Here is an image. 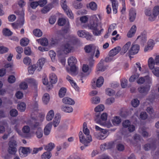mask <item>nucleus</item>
<instances>
[{
	"mask_svg": "<svg viewBox=\"0 0 159 159\" xmlns=\"http://www.w3.org/2000/svg\"><path fill=\"white\" fill-rule=\"evenodd\" d=\"M35 70L37 71V68L36 65H33L31 66H29L28 68V71L30 74H33Z\"/></svg>",
	"mask_w": 159,
	"mask_h": 159,
	"instance_id": "obj_47",
	"label": "nucleus"
},
{
	"mask_svg": "<svg viewBox=\"0 0 159 159\" xmlns=\"http://www.w3.org/2000/svg\"><path fill=\"white\" fill-rule=\"evenodd\" d=\"M113 143L112 142H107L101 145L100 148L102 151H104L106 149H111L113 146Z\"/></svg>",
	"mask_w": 159,
	"mask_h": 159,
	"instance_id": "obj_9",
	"label": "nucleus"
},
{
	"mask_svg": "<svg viewBox=\"0 0 159 159\" xmlns=\"http://www.w3.org/2000/svg\"><path fill=\"white\" fill-rule=\"evenodd\" d=\"M33 34L36 37H41L43 34V32L41 30L39 29H36L33 31Z\"/></svg>",
	"mask_w": 159,
	"mask_h": 159,
	"instance_id": "obj_40",
	"label": "nucleus"
},
{
	"mask_svg": "<svg viewBox=\"0 0 159 159\" xmlns=\"http://www.w3.org/2000/svg\"><path fill=\"white\" fill-rule=\"evenodd\" d=\"M150 69L152 70L153 74L157 77H159V67L154 66L148 65Z\"/></svg>",
	"mask_w": 159,
	"mask_h": 159,
	"instance_id": "obj_13",
	"label": "nucleus"
},
{
	"mask_svg": "<svg viewBox=\"0 0 159 159\" xmlns=\"http://www.w3.org/2000/svg\"><path fill=\"white\" fill-rule=\"evenodd\" d=\"M104 82L103 78L102 76L99 77L97 80L94 81L92 83V86L93 89H95L96 87H100L102 85Z\"/></svg>",
	"mask_w": 159,
	"mask_h": 159,
	"instance_id": "obj_6",
	"label": "nucleus"
},
{
	"mask_svg": "<svg viewBox=\"0 0 159 159\" xmlns=\"http://www.w3.org/2000/svg\"><path fill=\"white\" fill-rule=\"evenodd\" d=\"M104 61L103 59H101L100 62L98 64L97 69L98 71H103L106 69V67L103 65Z\"/></svg>",
	"mask_w": 159,
	"mask_h": 159,
	"instance_id": "obj_25",
	"label": "nucleus"
},
{
	"mask_svg": "<svg viewBox=\"0 0 159 159\" xmlns=\"http://www.w3.org/2000/svg\"><path fill=\"white\" fill-rule=\"evenodd\" d=\"M62 102L64 104L70 105H73L75 103V102L73 100L68 97H65L63 98Z\"/></svg>",
	"mask_w": 159,
	"mask_h": 159,
	"instance_id": "obj_21",
	"label": "nucleus"
},
{
	"mask_svg": "<svg viewBox=\"0 0 159 159\" xmlns=\"http://www.w3.org/2000/svg\"><path fill=\"white\" fill-rule=\"evenodd\" d=\"M66 79L70 83L72 86L76 90H78L79 88L77 85L76 83H75L73 80L72 78L69 75H67L66 77Z\"/></svg>",
	"mask_w": 159,
	"mask_h": 159,
	"instance_id": "obj_20",
	"label": "nucleus"
},
{
	"mask_svg": "<svg viewBox=\"0 0 159 159\" xmlns=\"http://www.w3.org/2000/svg\"><path fill=\"white\" fill-rule=\"evenodd\" d=\"M104 109L103 105L101 104L96 107L94 109V110L96 112H99L102 111Z\"/></svg>",
	"mask_w": 159,
	"mask_h": 159,
	"instance_id": "obj_58",
	"label": "nucleus"
},
{
	"mask_svg": "<svg viewBox=\"0 0 159 159\" xmlns=\"http://www.w3.org/2000/svg\"><path fill=\"white\" fill-rule=\"evenodd\" d=\"M54 116V112L53 110L50 111L48 113L46 116L47 120L50 121L52 119Z\"/></svg>",
	"mask_w": 159,
	"mask_h": 159,
	"instance_id": "obj_39",
	"label": "nucleus"
},
{
	"mask_svg": "<svg viewBox=\"0 0 159 159\" xmlns=\"http://www.w3.org/2000/svg\"><path fill=\"white\" fill-rule=\"evenodd\" d=\"M69 38V39L70 41L73 43H75L77 42H78L79 41V40L77 38V37L74 35H70Z\"/></svg>",
	"mask_w": 159,
	"mask_h": 159,
	"instance_id": "obj_43",
	"label": "nucleus"
},
{
	"mask_svg": "<svg viewBox=\"0 0 159 159\" xmlns=\"http://www.w3.org/2000/svg\"><path fill=\"white\" fill-rule=\"evenodd\" d=\"M69 31V29L67 28L62 30L58 31L57 34L59 35L61 34L62 37H63L64 34L68 33Z\"/></svg>",
	"mask_w": 159,
	"mask_h": 159,
	"instance_id": "obj_54",
	"label": "nucleus"
},
{
	"mask_svg": "<svg viewBox=\"0 0 159 159\" xmlns=\"http://www.w3.org/2000/svg\"><path fill=\"white\" fill-rule=\"evenodd\" d=\"M121 50L120 46H117L111 50L109 53V56H114L117 54Z\"/></svg>",
	"mask_w": 159,
	"mask_h": 159,
	"instance_id": "obj_15",
	"label": "nucleus"
},
{
	"mask_svg": "<svg viewBox=\"0 0 159 159\" xmlns=\"http://www.w3.org/2000/svg\"><path fill=\"white\" fill-rule=\"evenodd\" d=\"M49 95L47 93H45L42 98V100L43 102L45 104H47L49 101Z\"/></svg>",
	"mask_w": 159,
	"mask_h": 159,
	"instance_id": "obj_42",
	"label": "nucleus"
},
{
	"mask_svg": "<svg viewBox=\"0 0 159 159\" xmlns=\"http://www.w3.org/2000/svg\"><path fill=\"white\" fill-rule=\"evenodd\" d=\"M55 147L54 143H50L44 147V149L48 152L51 151Z\"/></svg>",
	"mask_w": 159,
	"mask_h": 159,
	"instance_id": "obj_41",
	"label": "nucleus"
},
{
	"mask_svg": "<svg viewBox=\"0 0 159 159\" xmlns=\"http://www.w3.org/2000/svg\"><path fill=\"white\" fill-rule=\"evenodd\" d=\"M40 123L38 122L34 121L30 124L31 128L33 130H35L36 129H38L39 128H41L40 126Z\"/></svg>",
	"mask_w": 159,
	"mask_h": 159,
	"instance_id": "obj_31",
	"label": "nucleus"
},
{
	"mask_svg": "<svg viewBox=\"0 0 159 159\" xmlns=\"http://www.w3.org/2000/svg\"><path fill=\"white\" fill-rule=\"evenodd\" d=\"M46 60L45 58H41L38 61L36 65L37 68V71H39L41 70L43 66L46 62Z\"/></svg>",
	"mask_w": 159,
	"mask_h": 159,
	"instance_id": "obj_10",
	"label": "nucleus"
},
{
	"mask_svg": "<svg viewBox=\"0 0 159 159\" xmlns=\"http://www.w3.org/2000/svg\"><path fill=\"white\" fill-rule=\"evenodd\" d=\"M150 89V86L149 85L146 86H141L139 87L138 90L139 92L141 93L147 94Z\"/></svg>",
	"mask_w": 159,
	"mask_h": 159,
	"instance_id": "obj_11",
	"label": "nucleus"
},
{
	"mask_svg": "<svg viewBox=\"0 0 159 159\" xmlns=\"http://www.w3.org/2000/svg\"><path fill=\"white\" fill-rule=\"evenodd\" d=\"M7 152L10 154L15 155L17 152V143L14 140H11L8 143Z\"/></svg>",
	"mask_w": 159,
	"mask_h": 159,
	"instance_id": "obj_2",
	"label": "nucleus"
},
{
	"mask_svg": "<svg viewBox=\"0 0 159 159\" xmlns=\"http://www.w3.org/2000/svg\"><path fill=\"white\" fill-rule=\"evenodd\" d=\"M10 116L12 117H16L18 115V111L16 110L15 109H13L10 110Z\"/></svg>",
	"mask_w": 159,
	"mask_h": 159,
	"instance_id": "obj_64",
	"label": "nucleus"
},
{
	"mask_svg": "<svg viewBox=\"0 0 159 159\" xmlns=\"http://www.w3.org/2000/svg\"><path fill=\"white\" fill-rule=\"evenodd\" d=\"M139 46L138 44H133L130 50L129 51V54L130 55H133L137 53L139 50Z\"/></svg>",
	"mask_w": 159,
	"mask_h": 159,
	"instance_id": "obj_8",
	"label": "nucleus"
},
{
	"mask_svg": "<svg viewBox=\"0 0 159 159\" xmlns=\"http://www.w3.org/2000/svg\"><path fill=\"white\" fill-rule=\"evenodd\" d=\"M52 8L51 4H48L44 7L41 10V12L42 13L46 14Z\"/></svg>",
	"mask_w": 159,
	"mask_h": 159,
	"instance_id": "obj_37",
	"label": "nucleus"
},
{
	"mask_svg": "<svg viewBox=\"0 0 159 159\" xmlns=\"http://www.w3.org/2000/svg\"><path fill=\"white\" fill-rule=\"evenodd\" d=\"M106 93L107 95L109 96H111L114 95L115 92L113 90L111 89L108 88L106 90Z\"/></svg>",
	"mask_w": 159,
	"mask_h": 159,
	"instance_id": "obj_56",
	"label": "nucleus"
},
{
	"mask_svg": "<svg viewBox=\"0 0 159 159\" xmlns=\"http://www.w3.org/2000/svg\"><path fill=\"white\" fill-rule=\"evenodd\" d=\"M89 7L92 10L95 11L97 9V5L94 2H92L89 4Z\"/></svg>",
	"mask_w": 159,
	"mask_h": 159,
	"instance_id": "obj_51",
	"label": "nucleus"
},
{
	"mask_svg": "<svg viewBox=\"0 0 159 159\" xmlns=\"http://www.w3.org/2000/svg\"><path fill=\"white\" fill-rule=\"evenodd\" d=\"M61 116L59 114H56L53 120V125L55 127H57L59 125L60 120Z\"/></svg>",
	"mask_w": 159,
	"mask_h": 159,
	"instance_id": "obj_22",
	"label": "nucleus"
},
{
	"mask_svg": "<svg viewBox=\"0 0 159 159\" xmlns=\"http://www.w3.org/2000/svg\"><path fill=\"white\" fill-rule=\"evenodd\" d=\"M73 47L69 44L66 43L61 46L58 52L61 54H65L70 52L72 49Z\"/></svg>",
	"mask_w": 159,
	"mask_h": 159,
	"instance_id": "obj_3",
	"label": "nucleus"
},
{
	"mask_svg": "<svg viewBox=\"0 0 159 159\" xmlns=\"http://www.w3.org/2000/svg\"><path fill=\"white\" fill-rule=\"evenodd\" d=\"M83 131L84 134L88 138H89V139L91 140V137L89 134L90 132L89 129L87 127V123L84 122L83 125Z\"/></svg>",
	"mask_w": 159,
	"mask_h": 159,
	"instance_id": "obj_12",
	"label": "nucleus"
},
{
	"mask_svg": "<svg viewBox=\"0 0 159 159\" xmlns=\"http://www.w3.org/2000/svg\"><path fill=\"white\" fill-rule=\"evenodd\" d=\"M94 135L96 138L99 140L104 139L107 137L106 136L103 135L101 132H95L94 133Z\"/></svg>",
	"mask_w": 159,
	"mask_h": 159,
	"instance_id": "obj_38",
	"label": "nucleus"
},
{
	"mask_svg": "<svg viewBox=\"0 0 159 159\" xmlns=\"http://www.w3.org/2000/svg\"><path fill=\"white\" fill-rule=\"evenodd\" d=\"M23 132L25 134H28L30 131V129L29 126L28 125L24 126L22 129Z\"/></svg>",
	"mask_w": 159,
	"mask_h": 159,
	"instance_id": "obj_55",
	"label": "nucleus"
},
{
	"mask_svg": "<svg viewBox=\"0 0 159 159\" xmlns=\"http://www.w3.org/2000/svg\"><path fill=\"white\" fill-rule=\"evenodd\" d=\"M27 82L34 86H36L37 85V82L36 80L33 78L28 79L27 80Z\"/></svg>",
	"mask_w": 159,
	"mask_h": 159,
	"instance_id": "obj_61",
	"label": "nucleus"
},
{
	"mask_svg": "<svg viewBox=\"0 0 159 159\" xmlns=\"http://www.w3.org/2000/svg\"><path fill=\"white\" fill-rule=\"evenodd\" d=\"M74 7L76 9H80L82 8V4L80 2H75L73 3Z\"/></svg>",
	"mask_w": 159,
	"mask_h": 159,
	"instance_id": "obj_59",
	"label": "nucleus"
},
{
	"mask_svg": "<svg viewBox=\"0 0 159 159\" xmlns=\"http://www.w3.org/2000/svg\"><path fill=\"white\" fill-rule=\"evenodd\" d=\"M139 104V101L137 99H134L131 102V104L134 107H137Z\"/></svg>",
	"mask_w": 159,
	"mask_h": 159,
	"instance_id": "obj_57",
	"label": "nucleus"
},
{
	"mask_svg": "<svg viewBox=\"0 0 159 159\" xmlns=\"http://www.w3.org/2000/svg\"><path fill=\"white\" fill-rule=\"evenodd\" d=\"M156 148L155 144L153 143L147 144L144 146V149L146 151H148L150 150H154Z\"/></svg>",
	"mask_w": 159,
	"mask_h": 159,
	"instance_id": "obj_29",
	"label": "nucleus"
},
{
	"mask_svg": "<svg viewBox=\"0 0 159 159\" xmlns=\"http://www.w3.org/2000/svg\"><path fill=\"white\" fill-rule=\"evenodd\" d=\"M3 33L4 35L10 36L12 35V32L7 28L4 29L3 30Z\"/></svg>",
	"mask_w": 159,
	"mask_h": 159,
	"instance_id": "obj_52",
	"label": "nucleus"
},
{
	"mask_svg": "<svg viewBox=\"0 0 159 159\" xmlns=\"http://www.w3.org/2000/svg\"><path fill=\"white\" fill-rule=\"evenodd\" d=\"M152 14L154 17H156L159 14V6H155L152 10Z\"/></svg>",
	"mask_w": 159,
	"mask_h": 159,
	"instance_id": "obj_48",
	"label": "nucleus"
},
{
	"mask_svg": "<svg viewBox=\"0 0 159 159\" xmlns=\"http://www.w3.org/2000/svg\"><path fill=\"white\" fill-rule=\"evenodd\" d=\"M66 19L64 18H60L58 20V25L60 26H63L66 24Z\"/></svg>",
	"mask_w": 159,
	"mask_h": 159,
	"instance_id": "obj_63",
	"label": "nucleus"
},
{
	"mask_svg": "<svg viewBox=\"0 0 159 159\" xmlns=\"http://www.w3.org/2000/svg\"><path fill=\"white\" fill-rule=\"evenodd\" d=\"M66 89L64 87H62L59 91V95L60 98L63 97L65 95L66 93Z\"/></svg>",
	"mask_w": 159,
	"mask_h": 159,
	"instance_id": "obj_44",
	"label": "nucleus"
},
{
	"mask_svg": "<svg viewBox=\"0 0 159 159\" xmlns=\"http://www.w3.org/2000/svg\"><path fill=\"white\" fill-rule=\"evenodd\" d=\"M136 16V12L135 10L132 8L129 12V20L130 22H133L135 19Z\"/></svg>",
	"mask_w": 159,
	"mask_h": 159,
	"instance_id": "obj_14",
	"label": "nucleus"
},
{
	"mask_svg": "<svg viewBox=\"0 0 159 159\" xmlns=\"http://www.w3.org/2000/svg\"><path fill=\"white\" fill-rule=\"evenodd\" d=\"M77 60L75 57L72 56L69 57L68 59V63L69 66L75 65Z\"/></svg>",
	"mask_w": 159,
	"mask_h": 159,
	"instance_id": "obj_30",
	"label": "nucleus"
},
{
	"mask_svg": "<svg viewBox=\"0 0 159 159\" xmlns=\"http://www.w3.org/2000/svg\"><path fill=\"white\" fill-rule=\"evenodd\" d=\"M79 137L80 142L84 144L85 146H88V144L92 141V139L91 140L89 139L84 134L82 131H80L79 133Z\"/></svg>",
	"mask_w": 159,
	"mask_h": 159,
	"instance_id": "obj_5",
	"label": "nucleus"
},
{
	"mask_svg": "<svg viewBox=\"0 0 159 159\" xmlns=\"http://www.w3.org/2000/svg\"><path fill=\"white\" fill-rule=\"evenodd\" d=\"M116 148L119 151L122 152L124 150L125 147L123 144L119 143L116 145Z\"/></svg>",
	"mask_w": 159,
	"mask_h": 159,
	"instance_id": "obj_62",
	"label": "nucleus"
},
{
	"mask_svg": "<svg viewBox=\"0 0 159 159\" xmlns=\"http://www.w3.org/2000/svg\"><path fill=\"white\" fill-rule=\"evenodd\" d=\"M100 101V99L99 97L95 96L93 97L92 99V102L93 104H97L99 103Z\"/></svg>",
	"mask_w": 159,
	"mask_h": 159,
	"instance_id": "obj_53",
	"label": "nucleus"
},
{
	"mask_svg": "<svg viewBox=\"0 0 159 159\" xmlns=\"http://www.w3.org/2000/svg\"><path fill=\"white\" fill-rule=\"evenodd\" d=\"M92 21L101 25V21L102 19L101 16L99 14L94 15L92 16Z\"/></svg>",
	"mask_w": 159,
	"mask_h": 159,
	"instance_id": "obj_18",
	"label": "nucleus"
},
{
	"mask_svg": "<svg viewBox=\"0 0 159 159\" xmlns=\"http://www.w3.org/2000/svg\"><path fill=\"white\" fill-rule=\"evenodd\" d=\"M49 78L50 82L52 84H55L57 82V79L55 74L53 73L50 74Z\"/></svg>",
	"mask_w": 159,
	"mask_h": 159,
	"instance_id": "obj_33",
	"label": "nucleus"
},
{
	"mask_svg": "<svg viewBox=\"0 0 159 159\" xmlns=\"http://www.w3.org/2000/svg\"><path fill=\"white\" fill-rule=\"evenodd\" d=\"M61 109L63 111L67 113H70L73 111V109L71 106H65L62 105L61 107Z\"/></svg>",
	"mask_w": 159,
	"mask_h": 159,
	"instance_id": "obj_28",
	"label": "nucleus"
},
{
	"mask_svg": "<svg viewBox=\"0 0 159 159\" xmlns=\"http://www.w3.org/2000/svg\"><path fill=\"white\" fill-rule=\"evenodd\" d=\"M85 52L88 53H90V55H94L95 50L93 49L91 45L86 46L84 48Z\"/></svg>",
	"mask_w": 159,
	"mask_h": 159,
	"instance_id": "obj_16",
	"label": "nucleus"
},
{
	"mask_svg": "<svg viewBox=\"0 0 159 159\" xmlns=\"http://www.w3.org/2000/svg\"><path fill=\"white\" fill-rule=\"evenodd\" d=\"M52 125V123L51 122L47 125L44 129V133L45 135H49L50 132Z\"/></svg>",
	"mask_w": 159,
	"mask_h": 159,
	"instance_id": "obj_19",
	"label": "nucleus"
},
{
	"mask_svg": "<svg viewBox=\"0 0 159 159\" xmlns=\"http://www.w3.org/2000/svg\"><path fill=\"white\" fill-rule=\"evenodd\" d=\"M131 45V42H128L121 49L120 54L121 55H123L125 53L128 51L129 48Z\"/></svg>",
	"mask_w": 159,
	"mask_h": 159,
	"instance_id": "obj_23",
	"label": "nucleus"
},
{
	"mask_svg": "<svg viewBox=\"0 0 159 159\" xmlns=\"http://www.w3.org/2000/svg\"><path fill=\"white\" fill-rule=\"evenodd\" d=\"M112 122L114 125H117L120 123L121 119L120 117L116 116L113 119Z\"/></svg>",
	"mask_w": 159,
	"mask_h": 159,
	"instance_id": "obj_46",
	"label": "nucleus"
},
{
	"mask_svg": "<svg viewBox=\"0 0 159 159\" xmlns=\"http://www.w3.org/2000/svg\"><path fill=\"white\" fill-rule=\"evenodd\" d=\"M111 1L112 3L113 13L115 14H116L117 12L118 2L116 0H112Z\"/></svg>",
	"mask_w": 159,
	"mask_h": 159,
	"instance_id": "obj_27",
	"label": "nucleus"
},
{
	"mask_svg": "<svg viewBox=\"0 0 159 159\" xmlns=\"http://www.w3.org/2000/svg\"><path fill=\"white\" fill-rule=\"evenodd\" d=\"M31 151V149L29 147H20V151L25 156H27L28 154L30 153Z\"/></svg>",
	"mask_w": 159,
	"mask_h": 159,
	"instance_id": "obj_24",
	"label": "nucleus"
},
{
	"mask_svg": "<svg viewBox=\"0 0 159 159\" xmlns=\"http://www.w3.org/2000/svg\"><path fill=\"white\" fill-rule=\"evenodd\" d=\"M51 156L52 154L50 152H46L41 155V159H49Z\"/></svg>",
	"mask_w": 159,
	"mask_h": 159,
	"instance_id": "obj_36",
	"label": "nucleus"
},
{
	"mask_svg": "<svg viewBox=\"0 0 159 159\" xmlns=\"http://www.w3.org/2000/svg\"><path fill=\"white\" fill-rule=\"evenodd\" d=\"M61 2L62 8L66 12L68 16L70 19H73V14L71 10L67 6L66 0H61Z\"/></svg>",
	"mask_w": 159,
	"mask_h": 159,
	"instance_id": "obj_4",
	"label": "nucleus"
},
{
	"mask_svg": "<svg viewBox=\"0 0 159 159\" xmlns=\"http://www.w3.org/2000/svg\"><path fill=\"white\" fill-rule=\"evenodd\" d=\"M29 41V40L26 38H23L20 40V44L22 46H26L28 44Z\"/></svg>",
	"mask_w": 159,
	"mask_h": 159,
	"instance_id": "obj_45",
	"label": "nucleus"
},
{
	"mask_svg": "<svg viewBox=\"0 0 159 159\" xmlns=\"http://www.w3.org/2000/svg\"><path fill=\"white\" fill-rule=\"evenodd\" d=\"M136 30V27L135 25H133L130 30L127 33V36L129 38H131L134 34Z\"/></svg>",
	"mask_w": 159,
	"mask_h": 159,
	"instance_id": "obj_26",
	"label": "nucleus"
},
{
	"mask_svg": "<svg viewBox=\"0 0 159 159\" xmlns=\"http://www.w3.org/2000/svg\"><path fill=\"white\" fill-rule=\"evenodd\" d=\"M95 121L97 123H98L102 125H104V122H102L101 119L99 115L98 114H96L95 115Z\"/></svg>",
	"mask_w": 159,
	"mask_h": 159,
	"instance_id": "obj_49",
	"label": "nucleus"
},
{
	"mask_svg": "<svg viewBox=\"0 0 159 159\" xmlns=\"http://www.w3.org/2000/svg\"><path fill=\"white\" fill-rule=\"evenodd\" d=\"M36 134L38 138L40 139L41 138L43 135V131L41 128H39L37 129L36 132Z\"/></svg>",
	"mask_w": 159,
	"mask_h": 159,
	"instance_id": "obj_50",
	"label": "nucleus"
},
{
	"mask_svg": "<svg viewBox=\"0 0 159 159\" xmlns=\"http://www.w3.org/2000/svg\"><path fill=\"white\" fill-rule=\"evenodd\" d=\"M49 54L52 61H54L56 56V54L55 52L52 50H51L49 51Z\"/></svg>",
	"mask_w": 159,
	"mask_h": 159,
	"instance_id": "obj_60",
	"label": "nucleus"
},
{
	"mask_svg": "<svg viewBox=\"0 0 159 159\" xmlns=\"http://www.w3.org/2000/svg\"><path fill=\"white\" fill-rule=\"evenodd\" d=\"M15 13L17 15L19 16L20 19L21 20V24L23 25L24 23V11L22 9H21L20 10H16L15 11Z\"/></svg>",
	"mask_w": 159,
	"mask_h": 159,
	"instance_id": "obj_17",
	"label": "nucleus"
},
{
	"mask_svg": "<svg viewBox=\"0 0 159 159\" xmlns=\"http://www.w3.org/2000/svg\"><path fill=\"white\" fill-rule=\"evenodd\" d=\"M26 105L24 102H20L17 105L18 109L21 112L24 111L25 110Z\"/></svg>",
	"mask_w": 159,
	"mask_h": 159,
	"instance_id": "obj_32",
	"label": "nucleus"
},
{
	"mask_svg": "<svg viewBox=\"0 0 159 159\" xmlns=\"http://www.w3.org/2000/svg\"><path fill=\"white\" fill-rule=\"evenodd\" d=\"M88 27L89 29L93 30V34L95 35H99L101 34V31L103 30V29H101L100 30H99V29L101 28V25L93 21H92L89 25Z\"/></svg>",
	"mask_w": 159,
	"mask_h": 159,
	"instance_id": "obj_1",
	"label": "nucleus"
},
{
	"mask_svg": "<svg viewBox=\"0 0 159 159\" xmlns=\"http://www.w3.org/2000/svg\"><path fill=\"white\" fill-rule=\"evenodd\" d=\"M137 39H139L142 43L143 44L146 42L147 41V37L145 34H141L138 36Z\"/></svg>",
	"mask_w": 159,
	"mask_h": 159,
	"instance_id": "obj_35",
	"label": "nucleus"
},
{
	"mask_svg": "<svg viewBox=\"0 0 159 159\" xmlns=\"http://www.w3.org/2000/svg\"><path fill=\"white\" fill-rule=\"evenodd\" d=\"M159 65V55H157L154 59L152 57L149 58L148 60V65L155 66Z\"/></svg>",
	"mask_w": 159,
	"mask_h": 159,
	"instance_id": "obj_7",
	"label": "nucleus"
},
{
	"mask_svg": "<svg viewBox=\"0 0 159 159\" xmlns=\"http://www.w3.org/2000/svg\"><path fill=\"white\" fill-rule=\"evenodd\" d=\"M36 41L38 43H40L43 46H47L48 44V41L46 38H43L41 39H38Z\"/></svg>",
	"mask_w": 159,
	"mask_h": 159,
	"instance_id": "obj_34",
	"label": "nucleus"
}]
</instances>
